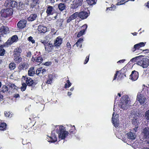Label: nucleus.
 Masks as SVG:
<instances>
[{
    "label": "nucleus",
    "instance_id": "obj_64",
    "mask_svg": "<svg viewBox=\"0 0 149 149\" xmlns=\"http://www.w3.org/2000/svg\"><path fill=\"white\" fill-rule=\"evenodd\" d=\"M146 6L148 8H149V1H148L147 2Z\"/></svg>",
    "mask_w": 149,
    "mask_h": 149
},
{
    "label": "nucleus",
    "instance_id": "obj_25",
    "mask_svg": "<svg viewBox=\"0 0 149 149\" xmlns=\"http://www.w3.org/2000/svg\"><path fill=\"white\" fill-rule=\"evenodd\" d=\"M22 52V49L20 48H17L14 49V57L20 56Z\"/></svg>",
    "mask_w": 149,
    "mask_h": 149
},
{
    "label": "nucleus",
    "instance_id": "obj_18",
    "mask_svg": "<svg viewBox=\"0 0 149 149\" xmlns=\"http://www.w3.org/2000/svg\"><path fill=\"white\" fill-rule=\"evenodd\" d=\"M63 39L60 37H57L54 41V45L55 46L59 47L62 42Z\"/></svg>",
    "mask_w": 149,
    "mask_h": 149
},
{
    "label": "nucleus",
    "instance_id": "obj_29",
    "mask_svg": "<svg viewBox=\"0 0 149 149\" xmlns=\"http://www.w3.org/2000/svg\"><path fill=\"white\" fill-rule=\"evenodd\" d=\"M37 17V15L36 14H32L27 18V20L29 21H33L36 19Z\"/></svg>",
    "mask_w": 149,
    "mask_h": 149
},
{
    "label": "nucleus",
    "instance_id": "obj_46",
    "mask_svg": "<svg viewBox=\"0 0 149 149\" xmlns=\"http://www.w3.org/2000/svg\"><path fill=\"white\" fill-rule=\"evenodd\" d=\"M125 1V0H118V3L117 5H120L124 4L125 3H123Z\"/></svg>",
    "mask_w": 149,
    "mask_h": 149
},
{
    "label": "nucleus",
    "instance_id": "obj_43",
    "mask_svg": "<svg viewBox=\"0 0 149 149\" xmlns=\"http://www.w3.org/2000/svg\"><path fill=\"white\" fill-rule=\"evenodd\" d=\"M34 60H36V61L38 62L41 63L42 62L43 59L42 57L39 56L37 57L36 59H34Z\"/></svg>",
    "mask_w": 149,
    "mask_h": 149
},
{
    "label": "nucleus",
    "instance_id": "obj_59",
    "mask_svg": "<svg viewBox=\"0 0 149 149\" xmlns=\"http://www.w3.org/2000/svg\"><path fill=\"white\" fill-rule=\"evenodd\" d=\"M25 0V4L26 5H29V0Z\"/></svg>",
    "mask_w": 149,
    "mask_h": 149
},
{
    "label": "nucleus",
    "instance_id": "obj_36",
    "mask_svg": "<svg viewBox=\"0 0 149 149\" xmlns=\"http://www.w3.org/2000/svg\"><path fill=\"white\" fill-rule=\"evenodd\" d=\"M22 58L19 56L14 57V60L16 63H18L22 61Z\"/></svg>",
    "mask_w": 149,
    "mask_h": 149
},
{
    "label": "nucleus",
    "instance_id": "obj_24",
    "mask_svg": "<svg viewBox=\"0 0 149 149\" xmlns=\"http://www.w3.org/2000/svg\"><path fill=\"white\" fill-rule=\"evenodd\" d=\"M42 71V74H44L46 72V70L45 69H42V68H38L36 71V73L37 75L39 76H41V72Z\"/></svg>",
    "mask_w": 149,
    "mask_h": 149
},
{
    "label": "nucleus",
    "instance_id": "obj_51",
    "mask_svg": "<svg viewBox=\"0 0 149 149\" xmlns=\"http://www.w3.org/2000/svg\"><path fill=\"white\" fill-rule=\"evenodd\" d=\"M66 45L67 48H68V50H70L71 48V45L70 43L68 42L67 43Z\"/></svg>",
    "mask_w": 149,
    "mask_h": 149
},
{
    "label": "nucleus",
    "instance_id": "obj_9",
    "mask_svg": "<svg viewBox=\"0 0 149 149\" xmlns=\"http://www.w3.org/2000/svg\"><path fill=\"white\" fill-rule=\"evenodd\" d=\"M5 5L9 7L15 8L17 6V3L14 1L8 0L6 1Z\"/></svg>",
    "mask_w": 149,
    "mask_h": 149
},
{
    "label": "nucleus",
    "instance_id": "obj_47",
    "mask_svg": "<svg viewBox=\"0 0 149 149\" xmlns=\"http://www.w3.org/2000/svg\"><path fill=\"white\" fill-rule=\"evenodd\" d=\"M141 57V56H136L132 58L130 61L132 62H135L136 60H139V58Z\"/></svg>",
    "mask_w": 149,
    "mask_h": 149
},
{
    "label": "nucleus",
    "instance_id": "obj_63",
    "mask_svg": "<svg viewBox=\"0 0 149 149\" xmlns=\"http://www.w3.org/2000/svg\"><path fill=\"white\" fill-rule=\"evenodd\" d=\"M49 63H49L48 62H46L45 64V65L46 66H48L49 65Z\"/></svg>",
    "mask_w": 149,
    "mask_h": 149
},
{
    "label": "nucleus",
    "instance_id": "obj_61",
    "mask_svg": "<svg viewBox=\"0 0 149 149\" xmlns=\"http://www.w3.org/2000/svg\"><path fill=\"white\" fill-rule=\"evenodd\" d=\"M69 84H68H68L67 83H66L65 85V88H69Z\"/></svg>",
    "mask_w": 149,
    "mask_h": 149
},
{
    "label": "nucleus",
    "instance_id": "obj_17",
    "mask_svg": "<svg viewBox=\"0 0 149 149\" xmlns=\"http://www.w3.org/2000/svg\"><path fill=\"white\" fill-rule=\"evenodd\" d=\"M26 21L25 20H20L17 24V26L19 29H22L26 26Z\"/></svg>",
    "mask_w": 149,
    "mask_h": 149
},
{
    "label": "nucleus",
    "instance_id": "obj_39",
    "mask_svg": "<svg viewBox=\"0 0 149 149\" xmlns=\"http://www.w3.org/2000/svg\"><path fill=\"white\" fill-rule=\"evenodd\" d=\"M9 68L11 70H14L16 67L15 64L13 63H10L9 65Z\"/></svg>",
    "mask_w": 149,
    "mask_h": 149
},
{
    "label": "nucleus",
    "instance_id": "obj_27",
    "mask_svg": "<svg viewBox=\"0 0 149 149\" xmlns=\"http://www.w3.org/2000/svg\"><path fill=\"white\" fill-rule=\"evenodd\" d=\"M38 30L39 32L44 33L47 31V28L45 26L40 25L38 26Z\"/></svg>",
    "mask_w": 149,
    "mask_h": 149
},
{
    "label": "nucleus",
    "instance_id": "obj_33",
    "mask_svg": "<svg viewBox=\"0 0 149 149\" xmlns=\"http://www.w3.org/2000/svg\"><path fill=\"white\" fill-rule=\"evenodd\" d=\"M88 4L90 6H92L96 3L97 0H86Z\"/></svg>",
    "mask_w": 149,
    "mask_h": 149
},
{
    "label": "nucleus",
    "instance_id": "obj_23",
    "mask_svg": "<svg viewBox=\"0 0 149 149\" xmlns=\"http://www.w3.org/2000/svg\"><path fill=\"white\" fill-rule=\"evenodd\" d=\"M143 133L144 138H149V130L148 127L145 128L143 130Z\"/></svg>",
    "mask_w": 149,
    "mask_h": 149
},
{
    "label": "nucleus",
    "instance_id": "obj_8",
    "mask_svg": "<svg viewBox=\"0 0 149 149\" xmlns=\"http://www.w3.org/2000/svg\"><path fill=\"white\" fill-rule=\"evenodd\" d=\"M83 1V0H74L73 1V4L71 5V8L76 9L78 6L82 5Z\"/></svg>",
    "mask_w": 149,
    "mask_h": 149
},
{
    "label": "nucleus",
    "instance_id": "obj_49",
    "mask_svg": "<svg viewBox=\"0 0 149 149\" xmlns=\"http://www.w3.org/2000/svg\"><path fill=\"white\" fill-rule=\"evenodd\" d=\"M115 9V7L114 6H111L110 7H108L107 8V11L108 10H114Z\"/></svg>",
    "mask_w": 149,
    "mask_h": 149
},
{
    "label": "nucleus",
    "instance_id": "obj_31",
    "mask_svg": "<svg viewBox=\"0 0 149 149\" xmlns=\"http://www.w3.org/2000/svg\"><path fill=\"white\" fill-rule=\"evenodd\" d=\"M35 74V70L34 67L30 68L28 71V74L29 76H32Z\"/></svg>",
    "mask_w": 149,
    "mask_h": 149
},
{
    "label": "nucleus",
    "instance_id": "obj_28",
    "mask_svg": "<svg viewBox=\"0 0 149 149\" xmlns=\"http://www.w3.org/2000/svg\"><path fill=\"white\" fill-rule=\"evenodd\" d=\"M58 9L61 11H64L65 10L66 5L64 3H59L58 5Z\"/></svg>",
    "mask_w": 149,
    "mask_h": 149
},
{
    "label": "nucleus",
    "instance_id": "obj_10",
    "mask_svg": "<svg viewBox=\"0 0 149 149\" xmlns=\"http://www.w3.org/2000/svg\"><path fill=\"white\" fill-rule=\"evenodd\" d=\"M139 77V73L135 70L132 72L130 76V79L132 81H135Z\"/></svg>",
    "mask_w": 149,
    "mask_h": 149
},
{
    "label": "nucleus",
    "instance_id": "obj_57",
    "mask_svg": "<svg viewBox=\"0 0 149 149\" xmlns=\"http://www.w3.org/2000/svg\"><path fill=\"white\" fill-rule=\"evenodd\" d=\"M135 128H134V131H135V132H136L137 131V128L138 127V126L139 125H135Z\"/></svg>",
    "mask_w": 149,
    "mask_h": 149
},
{
    "label": "nucleus",
    "instance_id": "obj_48",
    "mask_svg": "<svg viewBox=\"0 0 149 149\" xmlns=\"http://www.w3.org/2000/svg\"><path fill=\"white\" fill-rule=\"evenodd\" d=\"M5 53V50L4 49H3L1 48L0 49V56H3L4 54Z\"/></svg>",
    "mask_w": 149,
    "mask_h": 149
},
{
    "label": "nucleus",
    "instance_id": "obj_12",
    "mask_svg": "<svg viewBox=\"0 0 149 149\" xmlns=\"http://www.w3.org/2000/svg\"><path fill=\"white\" fill-rule=\"evenodd\" d=\"M48 138H47V141L49 142L54 143L57 141V137L55 134L54 133L52 132V134L50 136H48Z\"/></svg>",
    "mask_w": 149,
    "mask_h": 149
},
{
    "label": "nucleus",
    "instance_id": "obj_60",
    "mask_svg": "<svg viewBox=\"0 0 149 149\" xmlns=\"http://www.w3.org/2000/svg\"><path fill=\"white\" fill-rule=\"evenodd\" d=\"M19 95L18 94H15L14 95V97L15 98H17L19 97Z\"/></svg>",
    "mask_w": 149,
    "mask_h": 149
},
{
    "label": "nucleus",
    "instance_id": "obj_22",
    "mask_svg": "<svg viewBox=\"0 0 149 149\" xmlns=\"http://www.w3.org/2000/svg\"><path fill=\"white\" fill-rule=\"evenodd\" d=\"M27 84L30 86H33L35 85V84L34 83L33 80L30 77H27L25 79Z\"/></svg>",
    "mask_w": 149,
    "mask_h": 149
},
{
    "label": "nucleus",
    "instance_id": "obj_56",
    "mask_svg": "<svg viewBox=\"0 0 149 149\" xmlns=\"http://www.w3.org/2000/svg\"><path fill=\"white\" fill-rule=\"evenodd\" d=\"M125 61V59H123V60H120L118 61V62H117V63H123Z\"/></svg>",
    "mask_w": 149,
    "mask_h": 149
},
{
    "label": "nucleus",
    "instance_id": "obj_3",
    "mask_svg": "<svg viewBox=\"0 0 149 149\" xmlns=\"http://www.w3.org/2000/svg\"><path fill=\"white\" fill-rule=\"evenodd\" d=\"M137 64L142 66L143 68H146L149 65V59L146 57H143V56H141L139 60L137 62Z\"/></svg>",
    "mask_w": 149,
    "mask_h": 149
},
{
    "label": "nucleus",
    "instance_id": "obj_44",
    "mask_svg": "<svg viewBox=\"0 0 149 149\" xmlns=\"http://www.w3.org/2000/svg\"><path fill=\"white\" fill-rule=\"evenodd\" d=\"M28 40L29 42H31L33 44L35 43V40H34L32 36H30L28 38Z\"/></svg>",
    "mask_w": 149,
    "mask_h": 149
},
{
    "label": "nucleus",
    "instance_id": "obj_15",
    "mask_svg": "<svg viewBox=\"0 0 149 149\" xmlns=\"http://www.w3.org/2000/svg\"><path fill=\"white\" fill-rule=\"evenodd\" d=\"M54 47L53 44L51 42H49L45 45V48L46 51L48 52H50L53 49Z\"/></svg>",
    "mask_w": 149,
    "mask_h": 149
},
{
    "label": "nucleus",
    "instance_id": "obj_11",
    "mask_svg": "<svg viewBox=\"0 0 149 149\" xmlns=\"http://www.w3.org/2000/svg\"><path fill=\"white\" fill-rule=\"evenodd\" d=\"M128 116L130 118H132L136 116H139V113L136 112V111L135 110L129 111L127 113Z\"/></svg>",
    "mask_w": 149,
    "mask_h": 149
},
{
    "label": "nucleus",
    "instance_id": "obj_16",
    "mask_svg": "<svg viewBox=\"0 0 149 149\" xmlns=\"http://www.w3.org/2000/svg\"><path fill=\"white\" fill-rule=\"evenodd\" d=\"M146 43V42H141L134 45V48L132 49V51L134 52L136 50L138 49L140 47H144Z\"/></svg>",
    "mask_w": 149,
    "mask_h": 149
},
{
    "label": "nucleus",
    "instance_id": "obj_2",
    "mask_svg": "<svg viewBox=\"0 0 149 149\" xmlns=\"http://www.w3.org/2000/svg\"><path fill=\"white\" fill-rule=\"evenodd\" d=\"M56 128H59V130H56V132L58 134V138L61 139H65L68 134V131H65V127L63 126H56Z\"/></svg>",
    "mask_w": 149,
    "mask_h": 149
},
{
    "label": "nucleus",
    "instance_id": "obj_58",
    "mask_svg": "<svg viewBox=\"0 0 149 149\" xmlns=\"http://www.w3.org/2000/svg\"><path fill=\"white\" fill-rule=\"evenodd\" d=\"M67 83L68 84H69V87H70L71 86V84L70 82L68 79L67 81Z\"/></svg>",
    "mask_w": 149,
    "mask_h": 149
},
{
    "label": "nucleus",
    "instance_id": "obj_42",
    "mask_svg": "<svg viewBox=\"0 0 149 149\" xmlns=\"http://www.w3.org/2000/svg\"><path fill=\"white\" fill-rule=\"evenodd\" d=\"M8 87L6 86H3L2 89V91L3 93L6 92L8 91Z\"/></svg>",
    "mask_w": 149,
    "mask_h": 149
},
{
    "label": "nucleus",
    "instance_id": "obj_7",
    "mask_svg": "<svg viewBox=\"0 0 149 149\" xmlns=\"http://www.w3.org/2000/svg\"><path fill=\"white\" fill-rule=\"evenodd\" d=\"M118 118V115L116 113L114 112L112 115V121L113 124L116 127H118L119 124Z\"/></svg>",
    "mask_w": 149,
    "mask_h": 149
},
{
    "label": "nucleus",
    "instance_id": "obj_53",
    "mask_svg": "<svg viewBox=\"0 0 149 149\" xmlns=\"http://www.w3.org/2000/svg\"><path fill=\"white\" fill-rule=\"evenodd\" d=\"M40 42H41L42 43L44 44V45L45 46V45H46V44L48 43L46 42L45 40H41Z\"/></svg>",
    "mask_w": 149,
    "mask_h": 149
},
{
    "label": "nucleus",
    "instance_id": "obj_55",
    "mask_svg": "<svg viewBox=\"0 0 149 149\" xmlns=\"http://www.w3.org/2000/svg\"><path fill=\"white\" fill-rule=\"evenodd\" d=\"M31 53L30 52H28L27 53L26 56H27V57H30L31 56Z\"/></svg>",
    "mask_w": 149,
    "mask_h": 149
},
{
    "label": "nucleus",
    "instance_id": "obj_19",
    "mask_svg": "<svg viewBox=\"0 0 149 149\" xmlns=\"http://www.w3.org/2000/svg\"><path fill=\"white\" fill-rule=\"evenodd\" d=\"M77 17H78V13L77 12L75 13L67 19V23L70 22L71 21L76 18Z\"/></svg>",
    "mask_w": 149,
    "mask_h": 149
},
{
    "label": "nucleus",
    "instance_id": "obj_35",
    "mask_svg": "<svg viewBox=\"0 0 149 149\" xmlns=\"http://www.w3.org/2000/svg\"><path fill=\"white\" fill-rule=\"evenodd\" d=\"M7 85L8 87L10 88L11 89H15L17 88V87L14 84L11 83H9Z\"/></svg>",
    "mask_w": 149,
    "mask_h": 149
},
{
    "label": "nucleus",
    "instance_id": "obj_1",
    "mask_svg": "<svg viewBox=\"0 0 149 149\" xmlns=\"http://www.w3.org/2000/svg\"><path fill=\"white\" fill-rule=\"evenodd\" d=\"M130 99L127 96H123L119 101L118 105L119 107L124 110L127 109L130 104Z\"/></svg>",
    "mask_w": 149,
    "mask_h": 149
},
{
    "label": "nucleus",
    "instance_id": "obj_5",
    "mask_svg": "<svg viewBox=\"0 0 149 149\" xmlns=\"http://www.w3.org/2000/svg\"><path fill=\"white\" fill-rule=\"evenodd\" d=\"M1 13L2 17H7L12 15L13 13V10L11 8L4 9L1 11Z\"/></svg>",
    "mask_w": 149,
    "mask_h": 149
},
{
    "label": "nucleus",
    "instance_id": "obj_41",
    "mask_svg": "<svg viewBox=\"0 0 149 149\" xmlns=\"http://www.w3.org/2000/svg\"><path fill=\"white\" fill-rule=\"evenodd\" d=\"M26 85L25 83H23L22 84V86L21 87V90L23 91H25L26 89Z\"/></svg>",
    "mask_w": 149,
    "mask_h": 149
},
{
    "label": "nucleus",
    "instance_id": "obj_37",
    "mask_svg": "<svg viewBox=\"0 0 149 149\" xmlns=\"http://www.w3.org/2000/svg\"><path fill=\"white\" fill-rule=\"evenodd\" d=\"M6 125V124L4 123L0 124V130H5Z\"/></svg>",
    "mask_w": 149,
    "mask_h": 149
},
{
    "label": "nucleus",
    "instance_id": "obj_62",
    "mask_svg": "<svg viewBox=\"0 0 149 149\" xmlns=\"http://www.w3.org/2000/svg\"><path fill=\"white\" fill-rule=\"evenodd\" d=\"M3 95H2L0 94V101L2 99H3Z\"/></svg>",
    "mask_w": 149,
    "mask_h": 149
},
{
    "label": "nucleus",
    "instance_id": "obj_45",
    "mask_svg": "<svg viewBox=\"0 0 149 149\" xmlns=\"http://www.w3.org/2000/svg\"><path fill=\"white\" fill-rule=\"evenodd\" d=\"M85 32V31H84L82 30L78 33L77 35V37H80L84 34Z\"/></svg>",
    "mask_w": 149,
    "mask_h": 149
},
{
    "label": "nucleus",
    "instance_id": "obj_14",
    "mask_svg": "<svg viewBox=\"0 0 149 149\" xmlns=\"http://www.w3.org/2000/svg\"><path fill=\"white\" fill-rule=\"evenodd\" d=\"M29 67V64L27 62H22L19 64L18 67V69L20 70H26Z\"/></svg>",
    "mask_w": 149,
    "mask_h": 149
},
{
    "label": "nucleus",
    "instance_id": "obj_21",
    "mask_svg": "<svg viewBox=\"0 0 149 149\" xmlns=\"http://www.w3.org/2000/svg\"><path fill=\"white\" fill-rule=\"evenodd\" d=\"M54 12V8L51 6H49L46 11V12L48 16L52 15Z\"/></svg>",
    "mask_w": 149,
    "mask_h": 149
},
{
    "label": "nucleus",
    "instance_id": "obj_30",
    "mask_svg": "<svg viewBox=\"0 0 149 149\" xmlns=\"http://www.w3.org/2000/svg\"><path fill=\"white\" fill-rule=\"evenodd\" d=\"M127 137L129 139L134 140L136 137V135L135 133L131 132H129L127 134Z\"/></svg>",
    "mask_w": 149,
    "mask_h": 149
},
{
    "label": "nucleus",
    "instance_id": "obj_54",
    "mask_svg": "<svg viewBox=\"0 0 149 149\" xmlns=\"http://www.w3.org/2000/svg\"><path fill=\"white\" fill-rule=\"evenodd\" d=\"M118 73V71H117L116 72V73L115 74L113 80H115L116 79L117 77V74Z\"/></svg>",
    "mask_w": 149,
    "mask_h": 149
},
{
    "label": "nucleus",
    "instance_id": "obj_32",
    "mask_svg": "<svg viewBox=\"0 0 149 149\" xmlns=\"http://www.w3.org/2000/svg\"><path fill=\"white\" fill-rule=\"evenodd\" d=\"M53 79V76L52 74H49L48 75V78L46 83L48 84H51L52 82Z\"/></svg>",
    "mask_w": 149,
    "mask_h": 149
},
{
    "label": "nucleus",
    "instance_id": "obj_6",
    "mask_svg": "<svg viewBox=\"0 0 149 149\" xmlns=\"http://www.w3.org/2000/svg\"><path fill=\"white\" fill-rule=\"evenodd\" d=\"M0 32L1 35L6 37L10 32L9 29L7 26H2L0 28Z\"/></svg>",
    "mask_w": 149,
    "mask_h": 149
},
{
    "label": "nucleus",
    "instance_id": "obj_50",
    "mask_svg": "<svg viewBox=\"0 0 149 149\" xmlns=\"http://www.w3.org/2000/svg\"><path fill=\"white\" fill-rule=\"evenodd\" d=\"M82 27L83 29L82 30L85 31L87 27V25L86 24H84L82 26Z\"/></svg>",
    "mask_w": 149,
    "mask_h": 149
},
{
    "label": "nucleus",
    "instance_id": "obj_4",
    "mask_svg": "<svg viewBox=\"0 0 149 149\" xmlns=\"http://www.w3.org/2000/svg\"><path fill=\"white\" fill-rule=\"evenodd\" d=\"M143 92L142 91L141 93H138L137 97V100L139 101L141 104H143L146 100V94Z\"/></svg>",
    "mask_w": 149,
    "mask_h": 149
},
{
    "label": "nucleus",
    "instance_id": "obj_13",
    "mask_svg": "<svg viewBox=\"0 0 149 149\" xmlns=\"http://www.w3.org/2000/svg\"><path fill=\"white\" fill-rule=\"evenodd\" d=\"M88 16V13L86 11H82L78 13V17L82 19H86Z\"/></svg>",
    "mask_w": 149,
    "mask_h": 149
},
{
    "label": "nucleus",
    "instance_id": "obj_52",
    "mask_svg": "<svg viewBox=\"0 0 149 149\" xmlns=\"http://www.w3.org/2000/svg\"><path fill=\"white\" fill-rule=\"evenodd\" d=\"M89 59V56H86V59L85 60L84 62V64H86V63H87Z\"/></svg>",
    "mask_w": 149,
    "mask_h": 149
},
{
    "label": "nucleus",
    "instance_id": "obj_20",
    "mask_svg": "<svg viewBox=\"0 0 149 149\" xmlns=\"http://www.w3.org/2000/svg\"><path fill=\"white\" fill-rule=\"evenodd\" d=\"M18 39V37L16 35L13 36L10 39H9L7 42L8 45H10L13 43L16 42Z\"/></svg>",
    "mask_w": 149,
    "mask_h": 149
},
{
    "label": "nucleus",
    "instance_id": "obj_26",
    "mask_svg": "<svg viewBox=\"0 0 149 149\" xmlns=\"http://www.w3.org/2000/svg\"><path fill=\"white\" fill-rule=\"evenodd\" d=\"M139 116L134 117V118L132 119V124L135 125H139Z\"/></svg>",
    "mask_w": 149,
    "mask_h": 149
},
{
    "label": "nucleus",
    "instance_id": "obj_38",
    "mask_svg": "<svg viewBox=\"0 0 149 149\" xmlns=\"http://www.w3.org/2000/svg\"><path fill=\"white\" fill-rule=\"evenodd\" d=\"M144 117L146 120H149V110H147L146 111Z\"/></svg>",
    "mask_w": 149,
    "mask_h": 149
},
{
    "label": "nucleus",
    "instance_id": "obj_34",
    "mask_svg": "<svg viewBox=\"0 0 149 149\" xmlns=\"http://www.w3.org/2000/svg\"><path fill=\"white\" fill-rule=\"evenodd\" d=\"M83 39L81 38H79L76 42V43L73 45V46H74L75 45H76L78 47V44H79V45H80L79 47L81 48L82 47V42H83Z\"/></svg>",
    "mask_w": 149,
    "mask_h": 149
},
{
    "label": "nucleus",
    "instance_id": "obj_40",
    "mask_svg": "<svg viewBox=\"0 0 149 149\" xmlns=\"http://www.w3.org/2000/svg\"><path fill=\"white\" fill-rule=\"evenodd\" d=\"M5 116L8 118H11L12 116V114L11 113H10L9 112L5 111L4 113Z\"/></svg>",
    "mask_w": 149,
    "mask_h": 149
}]
</instances>
